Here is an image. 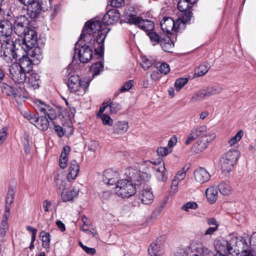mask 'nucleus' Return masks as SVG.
<instances>
[{"label":"nucleus","instance_id":"f257e3e1","mask_svg":"<svg viewBox=\"0 0 256 256\" xmlns=\"http://www.w3.org/2000/svg\"><path fill=\"white\" fill-rule=\"evenodd\" d=\"M106 32L100 22H87L83 28L79 40L74 48V58L78 56L82 63L88 62L92 58V50L100 60H104V42Z\"/></svg>","mask_w":256,"mask_h":256},{"label":"nucleus","instance_id":"f03ea898","mask_svg":"<svg viewBox=\"0 0 256 256\" xmlns=\"http://www.w3.org/2000/svg\"><path fill=\"white\" fill-rule=\"evenodd\" d=\"M248 236L232 237L225 240L218 239L214 242V248L220 252H228L233 256H238L240 252L243 256H256V251L248 244Z\"/></svg>","mask_w":256,"mask_h":256},{"label":"nucleus","instance_id":"7ed1b4c3","mask_svg":"<svg viewBox=\"0 0 256 256\" xmlns=\"http://www.w3.org/2000/svg\"><path fill=\"white\" fill-rule=\"evenodd\" d=\"M10 77L14 82L13 86L3 83L1 88L2 92L8 96L15 98H26L28 96L24 88V83L26 80V72L17 64L12 65L9 68Z\"/></svg>","mask_w":256,"mask_h":256},{"label":"nucleus","instance_id":"20e7f679","mask_svg":"<svg viewBox=\"0 0 256 256\" xmlns=\"http://www.w3.org/2000/svg\"><path fill=\"white\" fill-rule=\"evenodd\" d=\"M28 18L24 15H20L14 18L13 31L18 36H22L20 40L23 42V47L36 48L38 40L36 32L28 27Z\"/></svg>","mask_w":256,"mask_h":256},{"label":"nucleus","instance_id":"39448f33","mask_svg":"<svg viewBox=\"0 0 256 256\" xmlns=\"http://www.w3.org/2000/svg\"><path fill=\"white\" fill-rule=\"evenodd\" d=\"M1 42V48L0 50V56L7 63L10 62L13 59H16L21 56L22 52L28 54L29 51L32 50L36 48H23L22 41L20 39H16L13 40L12 38L3 40Z\"/></svg>","mask_w":256,"mask_h":256},{"label":"nucleus","instance_id":"423d86ee","mask_svg":"<svg viewBox=\"0 0 256 256\" xmlns=\"http://www.w3.org/2000/svg\"><path fill=\"white\" fill-rule=\"evenodd\" d=\"M191 19L192 16L190 12L182 16L181 18H178L176 20L170 17H164L160 22V26L164 32L168 34L172 31L180 32L184 30L186 24H190Z\"/></svg>","mask_w":256,"mask_h":256},{"label":"nucleus","instance_id":"0eeeda50","mask_svg":"<svg viewBox=\"0 0 256 256\" xmlns=\"http://www.w3.org/2000/svg\"><path fill=\"white\" fill-rule=\"evenodd\" d=\"M123 18L124 19L122 18L120 20L121 24L124 22L137 25L140 29L145 31L146 34L149 32L154 30V23L151 20L142 19L136 15L128 14Z\"/></svg>","mask_w":256,"mask_h":256},{"label":"nucleus","instance_id":"6e6552de","mask_svg":"<svg viewBox=\"0 0 256 256\" xmlns=\"http://www.w3.org/2000/svg\"><path fill=\"white\" fill-rule=\"evenodd\" d=\"M136 188L132 182L128 179H122L118 182L114 188L116 195L122 198H130L136 193Z\"/></svg>","mask_w":256,"mask_h":256},{"label":"nucleus","instance_id":"1a4fd4ad","mask_svg":"<svg viewBox=\"0 0 256 256\" xmlns=\"http://www.w3.org/2000/svg\"><path fill=\"white\" fill-rule=\"evenodd\" d=\"M189 248L192 250L190 256H225V254H229L220 252L215 248L217 253L214 254L212 252L205 247L202 244L194 240L191 241Z\"/></svg>","mask_w":256,"mask_h":256},{"label":"nucleus","instance_id":"9d476101","mask_svg":"<svg viewBox=\"0 0 256 256\" xmlns=\"http://www.w3.org/2000/svg\"><path fill=\"white\" fill-rule=\"evenodd\" d=\"M34 108L37 112L44 114V116H46L52 124H54V120L60 113L58 108L54 106H50L38 100L34 102Z\"/></svg>","mask_w":256,"mask_h":256},{"label":"nucleus","instance_id":"9b49d317","mask_svg":"<svg viewBox=\"0 0 256 256\" xmlns=\"http://www.w3.org/2000/svg\"><path fill=\"white\" fill-rule=\"evenodd\" d=\"M89 84V81H82L78 75L74 74L69 78L68 86L70 92L83 95L86 93Z\"/></svg>","mask_w":256,"mask_h":256},{"label":"nucleus","instance_id":"f8f14e48","mask_svg":"<svg viewBox=\"0 0 256 256\" xmlns=\"http://www.w3.org/2000/svg\"><path fill=\"white\" fill-rule=\"evenodd\" d=\"M238 156V152L232 150H228L222 156L220 165L223 172H229L232 170Z\"/></svg>","mask_w":256,"mask_h":256},{"label":"nucleus","instance_id":"ddd939ff","mask_svg":"<svg viewBox=\"0 0 256 256\" xmlns=\"http://www.w3.org/2000/svg\"><path fill=\"white\" fill-rule=\"evenodd\" d=\"M125 174L127 179L132 182L136 187L144 184L148 178L146 173L132 168L128 169Z\"/></svg>","mask_w":256,"mask_h":256},{"label":"nucleus","instance_id":"4468645a","mask_svg":"<svg viewBox=\"0 0 256 256\" xmlns=\"http://www.w3.org/2000/svg\"><path fill=\"white\" fill-rule=\"evenodd\" d=\"M120 13L116 9L110 10L104 16L102 22V24L100 20H89L88 22L92 24L96 22H100L101 26L104 28L108 34V30L106 29V26L112 24L116 22L120 18Z\"/></svg>","mask_w":256,"mask_h":256},{"label":"nucleus","instance_id":"2eb2a0df","mask_svg":"<svg viewBox=\"0 0 256 256\" xmlns=\"http://www.w3.org/2000/svg\"><path fill=\"white\" fill-rule=\"evenodd\" d=\"M12 24L8 20L0 22V41L6 38H11L13 32Z\"/></svg>","mask_w":256,"mask_h":256},{"label":"nucleus","instance_id":"dca6fc26","mask_svg":"<svg viewBox=\"0 0 256 256\" xmlns=\"http://www.w3.org/2000/svg\"><path fill=\"white\" fill-rule=\"evenodd\" d=\"M43 8L38 0H34L28 4L27 14L32 19L38 18Z\"/></svg>","mask_w":256,"mask_h":256},{"label":"nucleus","instance_id":"f3484780","mask_svg":"<svg viewBox=\"0 0 256 256\" xmlns=\"http://www.w3.org/2000/svg\"><path fill=\"white\" fill-rule=\"evenodd\" d=\"M150 163L154 165L153 168L156 171V175L159 181L164 182L167 179V172L166 170L164 164L160 160L156 162H150Z\"/></svg>","mask_w":256,"mask_h":256},{"label":"nucleus","instance_id":"a211bd4d","mask_svg":"<svg viewBox=\"0 0 256 256\" xmlns=\"http://www.w3.org/2000/svg\"><path fill=\"white\" fill-rule=\"evenodd\" d=\"M119 176L117 172L108 169L104 172L102 180L108 185H114L120 180Z\"/></svg>","mask_w":256,"mask_h":256},{"label":"nucleus","instance_id":"6ab92c4d","mask_svg":"<svg viewBox=\"0 0 256 256\" xmlns=\"http://www.w3.org/2000/svg\"><path fill=\"white\" fill-rule=\"evenodd\" d=\"M194 176L195 180L200 184L208 182L210 178L208 172L203 168L196 169L194 172Z\"/></svg>","mask_w":256,"mask_h":256},{"label":"nucleus","instance_id":"aec40b11","mask_svg":"<svg viewBox=\"0 0 256 256\" xmlns=\"http://www.w3.org/2000/svg\"><path fill=\"white\" fill-rule=\"evenodd\" d=\"M80 172V166L76 160H71L68 165V170L67 174V180L70 182L74 180Z\"/></svg>","mask_w":256,"mask_h":256},{"label":"nucleus","instance_id":"412c9836","mask_svg":"<svg viewBox=\"0 0 256 256\" xmlns=\"http://www.w3.org/2000/svg\"><path fill=\"white\" fill-rule=\"evenodd\" d=\"M80 190V188L78 186H74L71 190L63 191L62 193V198L63 202L72 201L74 198L78 196Z\"/></svg>","mask_w":256,"mask_h":256},{"label":"nucleus","instance_id":"4be33fe9","mask_svg":"<svg viewBox=\"0 0 256 256\" xmlns=\"http://www.w3.org/2000/svg\"><path fill=\"white\" fill-rule=\"evenodd\" d=\"M25 54H21L22 58H20L19 64L17 66H19L21 70L25 72H29L32 70V61L28 57L25 56Z\"/></svg>","mask_w":256,"mask_h":256},{"label":"nucleus","instance_id":"5701e85b","mask_svg":"<svg viewBox=\"0 0 256 256\" xmlns=\"http://www.w3.org/2000/svg\"><path fill=\"white\" fill-rule=\"evenodd\" d=\"M163 244L159 239L152 242L149 248L148 252L151 256H160L162 254Z\"/></svg>","mask_w":256,"mask_h":256},{"label":"nucleus","instance_id":"b1692460","mask_svg":"<svg viewBox=\"0 0 256 256\" xmlns=\"http://www.w3.org/2000/svg\"><path fill=\"white\" fill-rule=\"evenodd\" d=\"M208 144L207 138H200L193 145L192 150L195 152L198 153L204 150L208 147Z\"/></svg>","mask_w":256,"mask_h":256},{"label":"nucleus","instance_id":"393cba45","mask_svg":"<svg viewBox=\"0 0 256 256\" xmlns=\"http://www.w3.org/2000/svg\"><path fill=\"white\" fill-rule=\"evenodd\" d=\"M107 108H110V114H116L121 109V106L119 104L114 102H110V104L104 102L102 106L99 110L100 113L103 112Z\"/></svg>","mask_w":256,"mask_h":256},{"label":"nucleus","instance_id":"a878e982","mask_svg":"<svg viewBox=\"0 0 256 256\" xmlns=\"http://www.w3.org/2000/svg\"><path fill=\"white\" fill-rule=\"evenodd\" d=\"M194 4L188 0H179L178 4V8L180 11L184 12L182 16H184L186 13L190 12L191 14L192 17V13L190 10L192 8Z\"/></svg>","mask_w":256,"mask_h":256},{"label":"nucleus","instance_id":"bb28decb","mask_svg":"<svg viewBox=\"0 0 256 256\" xmlns=\"http://www.w3.org/2000/svg\"><path fill=\"white\" fill-rule=\"evenodd\" d=\"M140 199L144 204H150L154 200V195L148 188H144L140 195Z\"/></svg>","mask_w":256,"mask_h":256},{"label":"nucleus","instance_id":"cd10ccee","mask_svg":"<svg viewBox=\"0 0 256 256\" xmlns=\"http://www.w3.org/2000/svg\"><path fill=\"white\" fill-rule=\"evenodd\" d=\"M128 128V124L126 121L118 122L113 126L114 132L121 134L126 132Z\"/></svg>","mask_w":256,"mask_h":256},{"label":"nucleus","instance_id":"c85d7f7f","mask_svg":"<svg viewBox=\"0 0 256 256\" xmlns=\"http://www.w3.org/2000/svg\"><path fill=\"white\" fill-rule=\"evenodd\" d=\"M206 198L209 202L214 204L218 199V190L216 187L210 186L206 191Z\"/></svg>","mask_w":256,"mask_h":256},{"label":"nucleus","instance_id":"c756f323","mask_svg":"<svg viewBox=\"0 0 256 256\" xmlns=\"http://www.w3.org/2000/svg\"><path fill=\"white\" fill-rule=\"evenodd\" d=\"M210 66L207 62L200 64L194 71V78H198L205 74L210 70Z\"/></svg>","mask_w":256,"mask_h":256},{"label":"nucleus","instance_id":"7c9ffc66","mask_svg":"<svg viewBox=\"0 0 256 256\" xmlns=\"http://www.w3.org/2000/svg\"><path fill=\"white\" fill-rule=\"evenodd\" d=\"M50 234L48 232L42 230L40 234V240L42 242V246L48 252L50 249Z\"/></svg>","mask_w":256,"mask_h":256},{"label":"nucleus","instance_id":"2f4dec72","mask_svg":"<svg viewBox=\"0 0 256 256\" xmlns=\"http://www.w3.org/2000/svg\"><path fill=\"white\" fill-rule=\"evenodd\" d=\"M49 125V122L46 116H42L38 117L37 123L36 124V126L38 130L45 131L48 129Z\"/></svg>","mask_w":256,"mask_h":256},{"label":"nucleus","instance_id":"473e14b6","mask_svg":"<svg viewBox=\"0 0 256 256\" xmlns=\"http://www.w3.org/2000/svg\"><path fill=\"white\" fill-rule=\"evenodd\" d=\"M192 132L194 134L196 138L199 136L200 138L207 137V128L205 126H197L193 128Z\"/></svg>","mask_w":256,"mask_h":256},{"label":"nucleus","instance_id":"72a5a7b5","mask_svg":"<svg viewBox=\"0 0 256 256\" xmlns=\"http://www.w3.org/2000/svg\"><path fill=\"white\" fill-rule=\"evenodd\" d=\"M162 50L168 52H172V50L174 48V44L170 38L168 37L165 39H162V42L160 43Z\"/></svg>","mask_w":256,"mask_h":256},{"label":"nucleus","instance_id":"f704fd0d","mask_svg":"<svg viewBox=\"0 0 256 256\" xmlns=\"http://www.w3.org/2000/svg\"><path fill=\"white\" fill-rule=\"evenodd\" d=\"M28 78L29 84L34 89L39 87L40 83V76L37 74H31L28 77Z\"/></svg>","mask_w":256,"mask_h":256},{"label":"nucleus","instance_id":"c9c22d12","mask_svg":"<svg viewBox=\"0 0 256 256\" xmlns=\"http://www.w3.org/2000/svg\"><path fill=\"white\" fill-rule=\"evenodd\" d=\"M204 90L206 93V97L208 98L212 96L220 93L222 90V88L218 86H214L208 87L204 89Z\"/></svg>","mask_w":256,"mask_h":256},{"label":"nucleus","instance_id":"e433bc0d","mask_svg":"<svg viewBox=\"0 0 256 256\" xmlns=\"http://www.w3.org/2000/svg\"><path fill=\"white\" fill-rule=\"evenodd\" d=\"M147 36H148L152 46H154L162 42L163 38H160L158 34L154 30L148 32Z\"/></svg>","mask_w":256,"mask_h":256},{"label":"nucleus","instance_id":"4c0bfd02","mask_svg":"<svg viewBox=\"0 0 256 256\" xmlns=\"http://www.w3.org/2000/svg\"><path fill=\"white\" fill-rule=\"evenodd\" d=\"M54 184L56 188L58 190H64L66 187V182L64 180L62 174H57L54 178Z\"/></svg>","mask_w":256,"mask_h":256},{"label":"nucleus","instance_id":"58836bf2","mask_svg":"<svg viewBox=\"0 0 256 256\" xmlns=\"http://www.w3.org/2000/svg\"><path fill=\"white\" fill-rule=\"evenodd\" d=\"M104 64L102 62H95L90 66V71L93 74V75H98L103 70Z\"/></svg>","mask_w":256,"mask_h":256},{"label":"nucleus","instance_id":"ea45409f","mask_svg":"<svg viewBox=\"0 0 256 256\" xmlns=\"http://www.w3.org/2000/svg\"><path fill=\"white\" fill-rule=\"evenodd\" d=\"M220 192L224 196L228 195L230 193L231 187L228 184L222 182L218 185Z\"/></svg>","mask_w":256,"mask_h":256},{"label":"nucleus","instance_id":"a19ab883","mask_svg":"<svg viewBox=\"0 0 256 256\" xmlns=\"http://www.w3.org/2000/svg\"><path fill=\"white\" fill-rule=\"evenodd\" d=\"M190 246L188 248H181L176 250L174 254V256H190L192 250L190 249Z\"/></svg>","mask_w":256,"mask_h":256},{"label":"nucleus","instance_id":"79ce46f5","mask_svg":"<svg viewBox=\"0 0 256 256\" xmlns=\"http://www.w3.org/2000/svg\"><path fill=\"white\" fill-rule=\"evenodd\" d=\"M98 116L102 120V124L104 125H108V126H112L113 124V120L110 118V116L107 114L98 112Z\"/></svg>","mask_w":256,"mask_h":256},{"label":"nucleus","instance_id":"37998d69","mask_svg":"<svg viewBox=\"0 0 256 256\" xmlns=\"http://www.w3.org/2000/svg\"><path fill=\"white\" fill-rule=\"evenodd\" d=\"M242 136L243 132L242 130L238 132L234 136L228 140V143L230 146H233L236 144L238 142H239L242 138Z\"/></svg>","mask_w":256,"mask_h":256},{"label":"nucleus","instance_id":"c03bdc74","mask_svg":"<svg viewBox=\"0 0 256 256\" xmlns=\"http://www.w3.org/2000/svg\"><path fill=\"white\" fill-rule=\"evenodd\" d=\"M206 98V93L204 92L203 89L199 90L191 98V101L192 102H195L202 100Z\"/></svg>","mask_w":256,"mask_h":256},{"label":"nucleus","instance_id":"a18cd8bd","mask_svg":"<svg viewBox=\"0 0 256 256\" xmlns=\"http://www.w3.org/2000/svg\"><path fill=\"white\" fill-rule=\"evenodd\" d=\"M188 82L187 78H179L174 83V86L177 91H179Z\"/></svg>","mask_w":256,"mask_h":256},{"label":"nucleus","instance_id":"49530a36","mask_svg":"<svg viewBox=\"0 0 256 256\" xmlns=\"http://www.w3.org/2000/svg\"><path fill=\"white\" fill-rule=\"evenodd\" d=\"M198 207V206L196 202L191 201L184 204L182 208L186 212H188L190 209L196 210Z\"/></svg>","mask_w":256,"mask_h":256},{"label":"nucleus","instance_id":"de8ad7c7","mask_svg":"<svg viewBox=\"0 0 256 256\" xmlns=\"http://www.w3.org/2000/svg\"><path fill=\"white\" fill-rule=\"evenodd\" d=\"M189 169V166H185L183 167L182 170L180 171H179L176 175V176L175 178H177L179 180H182L186 176V173L188 171V170Z\"/></svg>","mask_w":256,"mask_h":256},{"label":"nucleus","instance_id":"09e8293b","mask_svg":"<svg viewBox=\"0 0 256 256\" xmlns=\"http://www.w3.org/2000/svg\"><path fill=\"white\" fill-rule=\"evenodd\" d=\"M154 64L153 60H150L146 58H142V62L141 64L142 67L144 70H146Z\"/></svg>","mask_w":256,"mask_h":256},{"label":"nucleus","instance_id":"8fccbe9b","mask_svg":"<svg viewBox=\"0 0 256 256\" xmlns=\"http://www.w3.org/2000/svg\"><path fill=\"white\" fill-rule=\"evenodd\" d=\"M134 80H129L126 82L120 88V92H124L130 90L134 85Z\"/></svg>","mask_w":256,"mask_h":256},{"label":"nucleus","instance_id":"3c124183","mask_svg":"<svg viewBox=\"0 0 256 256\" xmlns=\"http://www.w3.org/2000/svg\"><path fill=\"white\" fill-rule=\"evenodd\" d=\"M159 72L164 74H168L170 71V68L169 65L165 62L159 66Z\"/></svg>","mask_w":256,"mask_h":256},{"label":"nucleus","instance_id":"603ef678","mask_svg":"<svg viewBox=\"0 0 256 256\" xmlns=\"http://www.w3.org/2000/svg\"><path fill=\"white\" fill-rule=\"evenodd\" d=\"M9 216L10 212H7L6 211H5L2 220L0 223L1 228H4V229L7 228Z\"/></svg>","mask_w":256,"mask_h":256},{"label":"nucleus","instance_id":"864d4df0","mask_svg":"<svg viewBox=\"0 0 256 256\" xmlns=\"http://www.w3.org/2000/svg\"><path fill=\"white\" fill-rule=\"evenodd\" d=\"M207 224L212 228H218L219 224L214 218H208L206 219Z\"/></svg>","mask_w":256,"mask_h":256},{"label":"nucleus","instance_id":"5fc2aeb1","mask_svg":"<svg viewBox=\"0 0 256 256\" xmlns=\"http://www.w3.org/2000/svg\"><path fill=\"white\" fill-rule=\"evenodd\" d=\"M26 229L27 230L30 232H32L31 242H34L36 240L37 230L32 227L30 226H26Z\"/></svg>","mask_w":256,"mask_h":256},{"label":"nucleus","instance_id":"6e6d98bb","mask_svg":"<svg viewBox=\"0 0 256 256\" xmlns=\"http://www.w3.org/2000/svg\"><path fill=\"white\" fill-rule=\"evenodd\" d=\"M98 146V142L96 140H92L88 145V148L90 151L95 152Z\"/></svg>","mask_w":256,"mask_h":256},{"label":"nucleus","instance_id":"4d7b16f0","mask_svg":"<svg viewBox=\"0 0 256 256\" xmlns=\"http://www.w3.org/2000/svg\"><path fill=\"white\" fill-rule=\"evenodd\" d=\"M169 151L166 147H160L157 150V153L159 156H164L169 153Z\"/></svg>","mask_w":256,"mask_h":256},{"label":"nucleus","instance_id":"13d9d810","mask_svg":"<svg viewBox=\"0 0 256 256\" xmlns=\"http://www.w3.org/2000/svg\"><path fill=\"white\" fill-rule=\"evenodd\" d=\"M124 4V0H111L110 6L115 8H120Z\"/></svg>","mask_w":256,"mask_h":256},{"label":"nucleus","instance_id":"bf43d9fd","mask_svg":"<svg viewBox=\"0 0 256 256\" xmlns=\"http://www.w3.org/2000/svg\"><path fill=\"white\" fill-rule=\"evenodd\" d=\"M68 157L60 156L59 158V165L62 169L65 168L67 165Z\"/></svg>","mask_w":256,"mask_h":256},{"label":"nucleus","instance_id":"052dcab7","mask_svg":"<svg viewBox=\"0 0 256 256\" xmlns=\"http://www.w3.org/2000/svg\"><path fill=\"white\" fill-rule=\"evenodd\" d=\"M52 202L45 200L43 203V208L45 212H49L52 210Z\"/></svg>","mask_w":256,"mask_h":256},{"label":"nucleus","instance_id":"680f3d73","mask_svg":"<svg viewBox=\"0 0 256 256\" xmlns=\"http://www.w3.org/2000/svg\"><path fill=\"white\" fill-rule=\"evenodd\" d=\"M54 126V130L57 133L58 136L61 138L64 136V132H63V130L62 126H60L59 125H56L54 122V124H53Z\"/></svg>","mask_w":256,"mask_h":256},{"label":"nucleus","instance_id":"e2e57ef3","mask_svg":"<svg viewBox=\"0 0 256 256\" xmlns=\"http://www.w3.org/2000/svg\"><path fill=\"white\" fill-rule=\"evenodd\" d=\"M218 230L216 228H212L210 226L204 232L203 236H211Z\"/></svg>","mask_w":256,"mask_h":256},{"label":"nucleus","instance_id":"0e129e2a","mask_svg":"<svg viewBox=\"0 0 256 256\" xmlns=\"http://www.w3.org/2000/svg\"><path fill=\"white\" fill-rule=\"evenodd\" d=\"M14 198H6V200L5 211L10 212L12 204L13 202Z\"/></svg>","mask_w":256,"mask_h":256},{"label":"nucleus","instance_id":"69168bd1","mask_svg":"<svg viewBox=\"0 0 256 256\" xmlns=\"http://www.w3.org/2000/svg\"><path fill=\"white\" fill-rule=\"evenodd\" d=\"M70 148L68 146H64L62 150V151L60 156H66L68 157L70 151Z\"/></svg>","mask_w":256,"mask_h":256},{"label":"nucleus","instance_id":"338daca9","mask_svg":"<svg viewBox=\"0 0 256 256\" xmlns=\"http://www.w3.org/2000/svg\"><path fill=\"white\" fill-rule=\"evenodd\" d=\"M82 249L88 254L94 255L96 253V250L94 248L87 247L86 246H82Z\"/></svg>","mask_w":256,"mask_h":256},{"label":"nucleus","instance_id":"774afa93","mask_svg":"<svg viewBox=\"0 0 256 256\" xmlns=\"http://www.w3.org/2000/svg\"><path fill=\"white\" fill-rule=\"evenodd\" d=\"M248 244L252 246L256 244V232H254L250 238L248 237Z\"/></svg>","mask_w":256,"mask_h":256}]
</instances>
